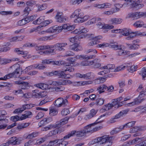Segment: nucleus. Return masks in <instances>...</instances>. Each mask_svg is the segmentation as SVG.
<instances>
[{
    "instance_id": "dca6fc26",
    "label": "nucleus",
    "mask_w": 146,
    "mask_h": 146,
    "mask_svg": "<svg viewBox=\"0 0 146 146\" xmlns=\"http://www.w3.org/2000/svg\"><path fill=\"white\" fill-rule=\"evenodd\" d=\"M129 111V109L122 110L112 118L110 121V122L111 123H114L116 121L115 119L119 118L122 116L123 115L127 114Z\"/></svg>"
},
{
    "instance_id": "0eeeda50",
    "label": "nucleus",
    "mask_w": 146,
    "mask_h": 146,
    "mask_svg": "<svg viewBox=\"0 0 146 146\" xmlns=\"http://www.w3.org/2000/svg\"><path fill=\"white\" fill-rule=\"evenodd\" d=\"M99 143L100 144H105V146H109L111 143L110 138L108 137L106 135L97 137L95 138L89 143L90 145H93L95 143Z\"/></svg>"
},
{
    "instance_id": "f257e3e1",
    "label": "nucleus",
    "mask_w": 146,
    "mask_h": 146,
    "mask_svg": "<svg viewBox=\"0 0 146 146\" xmlns=\"http://www.w3.org/2000/svg\"><path fill=\"white\" fill-rule=\"evenodd\" d=\"M63 64H62V65ZM63 65L65 66L64 64ZM79 65V63L76 62H74L73 64H72L69 66H68L66 67V69H65L63 71L61 70H55L52 71L51 72L45 73L48 76H58L59 78H70V75L68 74H67L66 73L67 71L69 72H72L74 70V68L72 67V66H78Z\"/></svg>"
},
{
    "instance_id": "f03ea898",
    "label": "nucleus",
    "mask_w": 146,
    "mask_h": 146,
    "mask_svg": "<svg viewBox=\"0 0 146 146\" xmlns=\"http://www.w3.org/2000/svg\"><path fill=\"white\" fill-rule=\"evenodd\" d=\"M110 46L111 47L115 50H118L117 51V54L118 56H124L127 55L129 54L130 51L127 50H124L123 48L121 45L119 46L117 44H115L113 43L110 44H109L104 42L103 43L98 44L97 45V47L98 48H104Z\"/></svg>"
},
{
    "instance_id": "a878e982",
    "label": "nucleus",
    "mask_w": 146,
    "mask_h": 146,
    "mask_svg": "<svg viewBox=\"0 0 146 146\" xmlns=\"http://www.w3.org/2000/svg\"><path fill=\"white\" fill-rule=\"evenodd\" d=\"M32 115V112L30 111H26L20 117V120H23L31 117Z\"/></svg>"
},
{
    "instance_id": "4468645a",
    "label": "nucleus",
    "mask_w": 146,
    "mask_h": 146,
    "mask_svg": "<svg viewBox=\"0 0 146 146\" xmlns=\"http://www.w3.org/2000/svg\"><path fill=\"white\" fill-rule=\"evenodd\" d=\"M76 76L79 78L87 80H93L94 78L95 75L94 73L91 72L85 74L77 73L76 74Z\"/></svg>"
},
{
    "instance_id": "603ef678",
    "label": "nucleus",
    "mask_w": 146,
    "mask_h": 146,
    "mask_svg": "<svg viewBox=\"0 0 146 146\" xmlns=\"http://www.w3.org/2000/svg\"><path fill=\"white\" fill-rule=\"evenodd\" d=\"M139 46L138 44L133 43L132 44H129V47L130 49L136 50L139 48Z\"/></svg>"
},
{
    "instance_id": "4be33fe9",
    "label": "nucleus",
    "mask_w": 146,
    "mask_h": 146,
    "mask_svg": "<svg viewBox=\"0 0 146 146\" xmlns=\"http://www.w3.org/2000/svg\"><path fill=\"white\" fill-rule=\"evenodd\" d=\"M19 59L17 58H13L11 60L8 58H3L0 57V63L3 65H5L11 62V61H19Z\"/></svg>"
},
{
    "instance_id": "de8ad7c7",
    "label": "nucleus",
    "mask_w": 146,
    "mask_h": 146,
    "mask_svg": "<svg viewBox=\"0 0 146 146\" xmlns=\"http://www.w3.org/2000/svg\"><path fill=\"white\" fill-rule=\"evenodd\" d=\"M141 130V127L140 126H135L130 129L129 132L133 133L136 132Z\"/></svg>"
},
{
    "instance_id": "ea45409f",
    "label": "nucleus",
    "mask_w": 146,
    "mask_h": 146,
    "mask_svg": "<svg viewBox=\"0 0 146 146\" xmlns=\"http://www.w3.org/2000/svg\"><path fill=\"white\" fill-rule=\"evenodd\" d=\"M133 25L136 27H140L143 26L146 28V24H144L143 22L141 21H139L136 22L134 23Z\"/></svg>"
},
{
    "instance_id": "338daca9",
    "label": "nucleus",
    "mask_w": 146,
    "mask_h": 146,
    "mask_svg": "<svg viewBox=\"0 0 146 146\" xmlns=\"http://www.w3.org/2000/svg\"><path fill=\"white\" fill-rule=\"evenodd\" d=\"M70 113V111L68 108H64L61 112V114L63 116H65Z\"/></svg>"
},
{
    "instance_id": "6e6d98bb",
    "label": "nucleus",
    "mask_w": 146,
    "mask_h": 146,
    "mask_svg": "<svg viewBox=\"0 0 146 146\" xmlns=\"http://www.w3.org/2000/svg\"><path fill=\"white\" fill-rule=\"evenodd\" d=\"M136 139H134L131 141H129V142H125L123 143L122 146H129L132 144H135Z\"/></svg>"
},
{
    "instance_id": "7c9ffc66",
    "label": "nucleus",
    "mask_w": 146,
    "mask_h": 146,
    "mask_svg": "<svg viewBox=\"0 0 146 146\" xmlns=\"http://www.w3.org/2000/svg\"><path fill=\"white\" fill-rule=\"evenodd\" d=\"M113 107V104L112 103V104L109 103L104 106L100 111L102 112H105L110 110Z\"/></svg>"
},
{
    "instance_id": "49530a36",
    "label": "nucleus",
    "mask_w": 146,
    "mask_h": 146,
    "mask_svg": "<svg viewBox=\"0 0 146 146\" xmlns=\"http://www.w3.org/2000/svg\"><path fill=\"white\" fill-rule=\"evenodd\" d=\"M35 85L37 87L43 90H46L48 86L47 85L43 83L36 84Z\"/></svg>"
},
{
    "instance_id": "09e8293b",
    "label": "nucleus",
    "mask_w": 146,
    "mask_h": 146,
    "mask_svg": "<svg viewBox=\"0 0 146 146\" xmlns=\"http://www.w3.org/2000/svg\"><path fill=\"white\" fill-rule=\"evenodd\" d=\"M104 101L105 100L104 98H98L96 101L95 104L97 106H101L104 104Z\"/></svg>"
},
{
    "instance_id": "680f3d73",
    "label": "nucleus",
    "mask_w": 146,
    "mask_h": 146,
    "mask_svg": "<svg viewBox=\"0 0 146 146\" xmlns=\"http://www.w3.org/2000/svg\"><path fill=\"white\" fill-rule=\"evenodd\" d=\"M56 19L58 22L60 23H62L67 21L68 18L67 17H63L62 16L61 17L58 18Z\"/></svg>"
},
{
    "instance_id": "2eb2a0df",
    "label": "nucleus",
    "mask_w": 146,
    "mask_h": 146,
    "mask_svg": "<svg viewBox=\"0 0 146 146\" xmlns=\"http://www.w3.org/2000/svg\"><path fill=\"white\" fill-rule=\"evenodd\" d=\"M146 36L145 32L141 33L140 31H135V32H131V30L129 31V34L126 38L128 40H131L136 36Z\"/></svg>"
},
{
    "instance_id": "a211bd4d",
    "label": "nucleus",
    "mask_w": 146,
    "mask_h": 146,
    "mask_svg": "<svg viewBox=\"0 0 146 146\" xmlns=\"http://www.w3.org/2000/svg\"><path fill=\"white\" fill-rule=\"evenodd\" d=\"M75 117L74 116L71 115L69 117H66L61 119L59 122L56 123V127L57 128L60 127L61 126L63 125L66 123L68 121V120L71 118H73Z\"/></svg>"
},
{
    "instance_id": "1a4fd4ad",
    "label": "nucleus",
    "mask_w": 146,
    "mask_h": 146,
    "mask_svg": "<svg viewBox=\"0 0 146 146\" xmlns=\"http://www.w3.org/2000/svg\"><path fill=\"white\" fill-rule=\"evenodd\" d=\"M105 115L104 114L102 115L101 116H100L98 118L97 120L94 123L90 124L88 125L85 126L86 128H87L88 133H89L90 134H91L93 133H94L99 130L101 128V126H98L96 127L93 129L91 127V126H92L98 123H101L102 122V121H98L102 117L104 116Z\"/></svg>"
},
{
    "instance_id": "37998d69",
    "label": "nucleus",
    "mask_w": 146,
    "mask_h": 146,
    "mask_svg": "<svg viewBox=\"0 0 146 146\" xmlns=\"http://www.w3.org/2000/svg\"><path fill=\"white\" fill-rule=\"evenodd\" d=\"M94 63V61H84L80 64L81 66H90L93 65Z\"/></svg>"
},
{
    "instance_id": "bb28decb",
    "label": "nucleus",
    "mask_w": 146,
    "mask_h": 146,
    "mask_svg": "<svg viewBox=\"0 0 146 146\" xmlns=\"http://www.w3.org/2000/svg\"><path fill=\"white\" fill-rule=\"evenodd\" d=\"M49 50L44 51H40L38 52V53L41 55L47 54L53 55L56 53V50L54 49H49Z\"/></svg>"
},
{
    "instance_id": "cd10ccee",
    "label": "nucleus",
    "mask_w": 146,
    "mask_h": 146,
    "mask_svg": "<svg viewBox=\"0 0 146 146\" xmlns=\"http://www.w3.org/2000/svg\"><path fill=\"white\" fill-rule=\"evenodd\" d=\"M66 139L64 137L63 139H56L57 142H56V144L55 145V146H66L68 143L67 141L65 140Z\"/></svg>"
},
{
    "instance_id": "69168bd1",
    "label": "nucleus",
    "mask_w": 146,
    "mask_h": 146,
    "mask_svg": "<svg viewBox=\"0 0 146 146\" xmlns=\"http://www.w3.org/2000/svg\"><path fill=\"white\" fill-rule=\"evenodd\" d=\"M32 10V8H30L27 6L23 10L24 15L25 16L28 15L29 13V12Z\"/></svg>"
},
{
    "instance_id": "ddd939ff",
    "label": "nucleus",
    "mask_w": 146,
    "mask_h": 146,
    "mask_svg": "<svg viewBox=\"0 0 146 146\" xmlns=\"http://www.w3.org/2000/svg\"><path fill=\"white\" fill-rule=\"evenodd\" d=\"M90 35L89 37L90 38V40L92 41L88 43V45L89 46H92L94 44H97L98 42H99V40L102 38V35H98L95 37H93L94 35V34H90V35Z\"/></svg>"
},
{
    "instance_id": "b1692460",
    "label": "nucleus",
    "mask_w": 146,
    "mask_h": 146,
    "mask_svg": "<svg viewBox=\"0 0 146 146\" xmlns=\"http://www.w3.org/2000/svg\"><path fill=\"white\" fill-rule=\"evenodd\" d=\"M67 45L66 43H57L55 44L54 45H52L55 48L56 50L59 51L64 50V47Z\"/></svg>"
},
{
    "instance_id": "bf43d9fd",
    "label": "nucleus",
    "mask_w": 146,
    "mask_h": 146,
    "mask_svg": "<svg viewBox=\"0 0 146 146\" xmlns=\"http://www.w3.org/2000/svg\"><path fill=\"white\" fill-rule=\"evenodd\" d=\"M121 33L122 35L125 36H127L129 34V31L130 29L124 28L123 29H121Z\"/></svg>"
},
{
    "instance_id": "f8f14e48",
    "label": "nucleus",
    "mask_w": 146,
    "mask_h": 146,
    "mask_svg": "<svg viewBox=\"0 0 146 146\" xmlns=\"http://www.w3.org/2000/svg\"><path fill=\"white\" fill-rule=\"evenodd\" d=\"M113 90L114 88L111 85L108 87L105 84L100 86L97 89V91L99 94L104 92L106 90H107L108 92H111Z\"/></svg>"
},
{
    "instance_id": "e433bc0d",
    "label": "nucleus",
    "mask_w": 146,
    "mask_h": 146,
    "mask_svg": "<svg viewBox=\"0 0 146 146\" xmlns=\"http://www.w3.org/2000/svg\"><path fill=\"white\" fill-rule=\"evenodd\" d=\"M110 22L113 24H117L121 23L122 19L120 18H112L110 21Z\"/></svg>"
},
{
    "instance_id": "393cba45",
    "label": "nucleus",
    "mask_w": 146,
    "mask_h": 146,
    "mask_svg": "<svg viewBox=\"0 0 146 146\" xmlns=\"http://www.w3.org/2000/svg\"><path fill=\"white\" fill-rule=\"evenodd\" d=\"M8 141L9 144L12 145L19 144L21 142V141L19 138H17L15 137H13L11 138Z\"/></svg>"
},
{
    "instance_id": "9d476101",
    "label": "nucleus",
    "mask_w": 146,
    "mask_h": 146,
    "mask_svg": "<svg viewBox=\"0 0 146 146\" xmlns=\"http://www.w3.org/2000/svg\"><path fill=\"white\" fill-rule=\"evenodd\" d=\"M84 127V128L80 131H76L75 130L72 131L70 133L64 137V138H69L70 137L73 136L75 134L77 137H82L85 135L86 133H88V128Z\"/></svg>"
},
{
    "instance_id": "2f4dec72",
    "label": "nucleus",
    "mask_w": 146,
    "mask_h": 146,
    "mask_svg": "<svg viewBox=\"0 0 146 146\" xmlns=\"http://www.w3.org/2000/svg\"><path fill=\"white\" fill-rule=\"evenodd\" d=\"M98 111L95 110L94 109H91L90 113L86 115L85 118L86 119H89L94 117L97 112Z\"/></svg>"
},
{
    "instance_id": "3c124183",
    "label": "nucleus",
    "mask_w": 146,
    "mask_h": 146,
    "mask_svg": "<svg viewBox=\"0 0 146 146\" xmlns=\"http://www.w3.org/2000/svg\"><path fill=\"white\" fill-rule=\"evenodd\" d=\"M48 119L44 118L38 124V125L39 127L44 126L48 123Z\"/></svg>"
},
{
    "instance_id": "c756f323",
    "label": "nucleus",
    "mask_w": 146,
    "mask_h": 146,
    "mask_svg": "<svg viewBox=\"0 0 146 146\" xmlns=\"http://www.w3.org/2000/svg\"><path fill=\"white\" fill-rule=\"evenodd\" d=\"M70 48L74 51H80L82 49V47L79 43H74L70 46Z\"/></svg>"
},
{
    "instance_id": "f704fd0d",
    "label": "nucleus",
    "mask_w": 146,
    "mask_h": 146,
    "mask_svg": "<svg viewBox=\"0 0 146 146\" xmlns=\"http://www.w3.org/2000/svg\"><path fill=\"white\" fill-rule=\"evenodd\" d=\"M124 129V126L123 125H121L119 127H116L112 130L110 132L111 134L112 135L115 134L123 130Z\"/></svg>"
},
{
    "instance_id": "052dcab7",
    "label": "nucleus",
    "mask_w": 146,
    "mask_h": 146,
    "mask_svg": "<svg viewBox=\"0 0 146 146\" xmlns=\"http://www.w3.org/2000/svg\"><path fill=\"white\" fill-rule=\"evenodd\" d=\"M24 111V109L22 106V107L15 109L13 113L15 114H19L21 113L23 111Z\"/></svg>"
},
{
    "instance_id": "aec40b11",
    "label": "nucleus",
    "mask_w": 146,
    "mask_h": 146,
    "mask_svg": "<svg viewBox=\"0 0 146 146\" xmlns=\"http://www.w3.org/2000/svg\"><path fill=\"white\" fill-rule=\"evenodd\" d=\"M96 57V55H90L89 56H86V55H77L75 56V57L74 58V57H71V58H74L75 59V61H74V62H75L76 60V59H86V60H89L91 59H93L95 58Z\"/></svg>"
},
{
    "instance_id": "f3484780",
    "label": "nucleus",
    "mask_w": 146,
    "mask_h": 146,
    "mask_svg": "<svg viewBox=\"0 0 146 146\" xmlns=\"http://www.w3.org/2000/svg\"><path fill=\"white\" fill-rule=\"evenodd\" d=\"M127 16L128 18H132L134 19H137L143 16L146 17V12L144 13L139 12L131 13L129 14Z\"/></svg>"
},
{
    "instance_id": "c03bdc74",
    "label": "nucleus",
    "mask_w": 146,
    "mask_h": 146,
    "mask_svg": "<svg viewBox=\"0 0 146 146\" xmlns=\"http://www.w3.org/2000/svg\"><path fill=\"white\" fill-rule=\"evenodd\" d=\"M23 38V36H18L13 37L10 39L11 42H16L22 40Z\"/></svg>"
},
{
    "instance_id": "c85d7f7f",
    "label": "nucleus",
    "mask_w": 146,
    "mask_h": 146,
    "mask_svg": "<svg viewBox=\"0 0 146 146\" xmlns=\"http://www.w3.org/2000/svg\"><path fill=\"white\" fill-rule=\"evenodd\" d=\"M54 46L49 45H42L37 46V45L35 47V49L36 50H45V49H49L53 48Z\"/></svg>"
},
{
    "instance_id": "473e14b6",
    "label": "nucleus",
    "mask_w": 146,
    "mask_h": 146,
    "mask_svg": "<svg viewBox=\"0 0 146 146\" xmlns=\"http://www.w3.org/2000/svg\"><path fill=\"white\" fill-rule=\"evenodd\" d=\"M45 18V17L44 16H40L37 19L33 21V23L35 25H39L41 24L42 25H43Z\"/></svg>"
},
{
    "instance_id": "5fc2aeb1",
    "label": "nucleus",
    "mask_w": 146,
    "mask_h": 146,
    "mask_svg": "<svg viewBox=\"0 0 146 146\" xmlns=\"http://www.w3.org/2000/svg\"><path fill=\"white\" fill-rule=\"evenodd\" d=\"M42 26H38L31 29L30 31V33H32L34 32H37L42 30Z\"/></svg>"
},
{
    "instance_id": "423d86ee",
    "label": "nucleus",
    "mask_w": 146,
    "mask_h": 146,
    "mask_svg": "<svg viewBox=\"0 0 146 146\" xmlns=\"http://www.w3.org/2000/svg\"><path fill=\"white\" fill-rule=\"evenodd\" d=\"M68 60L69 62H66L63 61H54L52 59H45L43 60L42 63L43 64H48L51 63L53 65H60L62 64H64L66 66H69L71 64H73L75 61V59L73 58H68L67 59Z\"/></svg>"
},
{
    "instance_id": "412c9836",
    "label": "nucleus",
    "mask_w": 146,
    "mask_h": 146,
    "mask_svg": "<svg viewBox=\"0 0 146 146\" xmlns=\"http://www.w3.org/2000/svg\"><path fill=\"white\" fill-rule=\"evenodd\" d=\"M8 122V120L2 116L0 117V124H2L0 125V129H4L6 128L7 126V123Z\"/></svg>"
},
{
    "instance_id": "864d4df0",
    "label": "nucleus",
    "mask_w": 146,
    "mask_h": 146,
    "mask_svg": "<svg viewBox=\"0 0 146 146\" xmlns=\"http://www.w3.org/2000/svg\"><path fill=\"white\" fill-rule=\"evenodd\" d=\"M115 67V65L114 64H108L106 66L101 67V68L102 69H106L110 70L113 69Z\"/></svg>"
},
{
    "instance_id": "13d9d810",
    "label": "nucleus",
    "mask_w": 146,
    "mask_h": 146,
    "mask_svg": "<svg viewBox=\"0 0 146 146\" xmlns=\"http://www.w3.org/2000/svg\"><path fill=\"white\" fill-rule=\"evenodd\" d=\"M136 121H131L123 125L124 129L127 128H130L134 126Z\"/></svg>"
},
{
    "instance_id": "5701e85b",
    "label": "nucleus",
    "mask_w": 146,
    "mask_h": 146,
    "mask_svg": "<svg viewBox=\"0 0 146 146\" xmlns=\"http://www.w3.org/2000/svg\"><path fill=\"white\" fill-rule=\"evenodd\" d=\"M69 80H61V81H53L51 84V85L54 86H59L61 85H66L67 83H70Z\"/></svg>"
},
{
    "instance_id": "a18cd8bd",
    "label": "nucleus",
    "mask_w": 146,
    "mask_h": 146,
    "mask_svg": "<svg viewBox=\"0 0 146 146\" xmlns=\"http://www.w3.org/2000/svg\"><path fill=\"white\" fill-rule=\"evenodd\" d=\"M36 6L38 7L37 10L38 11H41L46 9L47 7V5L44 3L41 5H38L37 4L36 5Z\"/></svg>"
},
{
    "instance_id": "4d7b16f0",
    "label": "nucleus",
    "mask_w": 146,
    "mask_h": 146,
    "mask_svg": "<svg viewBox=\"0 0 146 146\" xmlns=\"http://www.w3.org/2000/svg\"><path fill=\"white\" fill-rule=\"evenodd\" d=\"M20 87L22 89H27L29 88V84L27 82H23Z\"/></svg>"
},
{
    "instance_id": "6ab92c4d",
    "label": "nucleus",
    "mask_w": 146,
    "mask_h": 146,
    "mask_svg": "<svg viewBox=\"0 0 146 146\" xmlns=\"http://www.w3.org/2000/svg\"><path fill=\"white\" fill-rule=\"evenodd\" d=\"M135 141V144L137 143H140L135 145V146H146V138L142 137L139 138V137H136L134 139H136Z\"/></svg>"
},
{
    "instance_id": "72a5a7b5",
    "label": "nucleus",
    "mask_w": 146,
    "mask_h": 146,
    "mask_svg": "<svg viewBox=\"0 0 146 146\" xmlns=\"http://www.w3.org/2000/svg\"><path fill=\"white\" fill-rule=\"evenodd\" d=\"M55 38L54 35H51L49 36H44L40 37L38 39V40L40 41H46L48 40L53 39Z\"/></svg>"
},
{
    "instance_id": "4c0bfd02",
    "label": "nucleus",
    "mask_w": 146,
    "mask_h": 146,
    "mask_svg": "<svg viewBox=\"0 0 146 146\" xmlns=\"http://www.w3.org/2000/svg\"><path fill=\"white\" fill-rule=\"evenodd\" d=\"M31 123L29 122L22 123L19 124L17 127V129L19 130H21L22 129L27 127L29 126Z\"/></svg>"
},
{
    "instance_id": "6e6552de",
    "label": "nucleus",
    "mask_w": 146,
    "mask_h": 146,
    "mask_svg": "<svg viewBox=\"0 0 146 146\" xmlns=\"http://www.w3.org/2000/svg\"><path fill=\"white\" fill-rule=\"evenodd\" d=\"M146 96V88L143 91L139 93L138 96L137 98L134 99L133 102L127 104V106H131L140 104L145 100L143 98Z\"/></svg>"
},
{
    "instance_id": "774afa93",
    "label": "nucleus",
    "mask_w": 146,
    "mask_h": 146,
    "mask_svg": "<svg viewBox=\"0 0 146 146\" xmlns=\"http://www.w3.org/2000/svg\"><path fill=\"white\" fill-rule=\"evenodd\" d=\"M57 142L56 139L54 141H50L47 145L45 144L40 146H55V145L56 144V142Z\"/></svg>"
},
{
    "instance_id": "58836bf2",
    "label": "nucleus",
    "mask_w": 146,
    "mask_h": 146,
    "mask_svg": "<svg viewBox=\"0 0 146 146\" xmlns=\"http://www.w3.org/2000/svg\"><path fill=\"white\" fill-rule=\"evenodd\" d=\"M106 80V78L105 77H99L94 80V83L96 84H99L101 83H103Z\"/></svg>"
},
{
    "instance_id": "e2e57ef3",
    "label": "nucleus",
    "mask_w": 146,
    "mask_h": 146,
    "mask_svg": "<svg viewBox=\"0 0 146 146\" xmlns=\"http://www.w3.org/2000/svg\"><path fill=\"white\" fill-rule=\"evenodd\" d=\"M14 51L18 54H21L26 55L28 53V52L26 51H21L19 49V48H16L15 49Z\"/></svg>"
},
{
    "instance_id": "9b49d317",
    "label": "nucleus",
    "mask_w": 146,
    "mask_h": 146,
    "mask_svg": "<svg viewBox=\"0 0 146 146\" xmlns=\"http://www.w3.org/2000/svg\"><path fill=\"white\" fill-rule=\"evenodd\" d=\"M68 104L67 99H64L61 97L56 100L54 102V106L57 108L65 107Z\"/></svg>"
},
{
    "instance_id": "39448f33",
    "label": "nucleus",
    "mask_w": 146,
    "mask_h": 146,
    "mask_svg": "<svg viewBox=\"0 0 146 146\" xmlns=\"http://www.w3.org/2000/svg\"><path fill=\"white\" fill-rule=\"evenodd\" d=\"M12 68L15 69V71L12 73H9L5 75L3 77L0 78V80H7L13 77L17 78L20 76V72H22L21 68L20 65L18 64H16L12 66Z\"/></svg>"
},
{
    "instance_id": "20e7f679",
    "label": "nucleus",
    "mask_w": 146,
    "mask_h": 146,
    "mask_svg": "<svg viewBox=\"0 0 146 146\" xmlns=\"http://www.w3.org/2000/svg\"><path fill=\"white\" fill-rule=\"evenodd\" d=\"M74 29L73 25H71L68 24H64L62 26L55 25L49 28L48 32L50 33H60L62 29L66 30L67 31H70Z\"/></svg>"
},
{
    "instance_id": "a19ab883",
    "label": "nucleus",
    "mask_w": 146,
    "mask_h": 146,
    "mask_svg": "<svg viewBox=\"0 0 146 146\" xmlns=\"http://www.w3.org/2000/svg\"><path fill=\"white\" fill-rule=\"evenodd\" d=\"M102 25L101 28L103 29H111L113 28L114 26L112 25H110L108 24H104L103 25L101 23H99L98 24V25Z\"/></svg>"
},
{
    "instance_id": "79ce46f5",
    "label": "nucleus",
    "mask_w": 146,
    "mask_h": 146,
    "mask_svg": "<svg viewBox=\"0 0 146 146\" xmlns=\"http://www.w3.org/2000/svg\"><path fill=\"white\" fill-rule=\"evenodd\" d=\"M36 3V2L33 0H29L27 1L26 4L27 7L32 8V9L33 10V8L35 7V5Z\"/></svg>"
},
{
    "instance_id": "c9c22d12",
    "label": "nucleus",
    "mask_w": 146,
    "mask_h": 146,
    "mask_svg": "<svg viewBox=\"0 0 146 146\" xmlns=\"http://www.w3.org/2000/svg\"><path fill=\"white\" fill-rule=\"evenodd\" d=\"M58 110L55 108L51 107L49 109V114L51 116H53L58 113Z\"/></svg>"
},
{
    "instance_id": "7ed1b4c3",
    "label": "nucleus",
    "mask_w": 146,
    "mask_h": 146,
    "mask_svg": "<svg viewBox=\"0 0 146 146\" xmlns=\"http://www.w3.org/2000/svg\"><path fill=\"white\" fill-rule=\"evenodd\" d=\"M84 13L81 11L80 9L76 10L70 16L71 18H75L74 20L75 23H82L87 21L90 17L89 15L84 16Z\"/></svg>"
},
{
    "instance_id": "0e129e2a",
    "label": "nucleus",
    "mask_w": 146,
    "mask_h": 146,
    "mask_svg": "<svg viewBox=\"0 0 146 146\" xmlns=\"http://www.w3.org/2000/svg\"><path fill=\"white\" fill-rule=\"evenodd\" d=\"M137 65H131L130 68H128L127 70L129 72L133 73L137 70Z\"/></svg>"
},
{
    "instance_id": "8fccbe9b",
    "label": "nucleus",
    "mask_w": 146,
    "mask_h": 146,
    "mask_svg": "<svg viewBox=\"0 0 146 146\" xmlns=\"http://www.w3.org/2000/svg\"><path fill=\"white\" fill-rule=\"evenodd\" d=\"M124 101L121 102L115 101L114 102H113L112 101V103L113 104V106L116 108H118L119 107L122 106L124 104Z\"/></svg>"
}]
</instances>
